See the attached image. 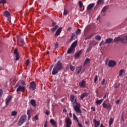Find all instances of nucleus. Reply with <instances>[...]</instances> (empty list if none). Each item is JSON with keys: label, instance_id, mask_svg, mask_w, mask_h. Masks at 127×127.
Instances as JSON below:
<instances>
[{"label": "nucleus", "instance_id": "5", "mask_svg": "<svg viewBox=\"0 0 127 127\" xmlns=\"http://www.w3.org/2000/svg\"><path fill=\"white\" fill-rule=\"evenodd\" d=\"M17 40L19 41L20 43L21 44V46H23V45H25V42H24V39L23 38L20 37L19 35L16 36Z\"/></svg>", "mask_w": 127, "mask_h": 127}, {"label": "nucleus", "instance_id": "35", "mask_svg": "<svg viewBox=\"0 0 127 127\" xmlns=\"http://www.w3.org/2000/svg\"><path fill=\"white\" fill-rule=\"evenodd\" d=\"M113 123H114V119L111 118L109 120V126L111 127L112 125H113Z\"/></svg>", "mask_w": 127, "mask_h": 127}, {"label": "nucleus", "instance_id": "49", "mask_svg": "<svg viewBox=\"0 0 127 127\" xmlns=\"http://www.w3.org/2000/svg\"><path fill=\"white\" fill-rule=\"evenodd\" d=\"M74 37H75V34L72 33L71 36V38L70 39V40H72Z\"/></svg>", "mask_w": 127, "mask_h": 127}, {"label": "nucleus", "instance_id": "41", "mask_svg": "<svg viewBox=\"0 0 127 127\" xmlns=\"http://www.w3.org/2000/svg\"><path fill=\"white\" fill-rule=\"evenodd\" d=\"M95 39H96V40H101V36L100 35H96L95 37Z\"/></svg>", "mask_w": 127, "mask_h": 127}, {"label": "nucleus", "instance_id": "46", "mask_svg": "<svg viewBox=\"0 0 127 127\" xmlns=\"http://www.w3.org/2000/svg\"><path fill=\"white\" fill-rule=\"evenodd\" d=\"M97 80H98V75H95L94 77V83H96V82H97Z\"/></svg>", "mask_w": 127, "mask_h": 127}, {"label": "nucleus", "instance_id": "15", "mask_svg": "<svg viewBox=\"0 0 127 127\" xmlns=\"http://www.w3.org/2000/svg\"><path fill=\"white\" fill-rule=\"evenodd\" d=\"M102 106L104 109H110L111 108V105L106 104V101L103 103Z\"/></svg>", "mask_w": 127, "mask_h": 127}, {"label": "nucleus", "instance_id": "56", "mask_svg": "<svg viewBox=\"0 0 127 127\" xmlns=\"http://www.w3.org/2000/svg\"><path fill=\"white\" fill-rule=\"evenodd\" d=\"M27 115H28V116L30 115V110L27 111Z\"/></svg>", "mask_w": 127, "mask_h": 127}, {"label": "nucleus", "instance_id": "33", "mask_svg": "<svg viewBox=\"0 0 127 127\" xmlns=\"http://www.w3.org/2000/svg\"><path fill=\"white\" fill-rule=\"evenodd\" d=\"M58 27V25L55 26L53 28L51 29V30L53 31V32H54L57 29V28Z\"/></svg>", "mask_w": 127, "mask_h": 127}, {"label": "nucleus", "instance_id": "27", "mask_svg": "<svg viewBox=\"0 0 127 127\" xmlns=\"http://www.w3.org/2000/svg\"><path fill=\"white\" fill-rule=\"evenodd\" d=\"M31 105L33 107H36V103L35 102V100L34 99H32L30 101Z\"/></svg>", "mask_w": 127, "mask_h": 127}, {"label": "nucleus", "instance_id": "48", "mask_svg": "<svg viewBox=\"0 0 127 127\" xmlns=\"http://www.w3.org/2000/svg\"><path fill=\"white\" fill-rule=\"evenodd\" d=\"M58 46H59L58 42H56L55 44V49H57V48H58Z\"/></svg>", "mask_w": 127, "mask_h": 127}, {"label": "nucleus", "instance_id": "22", "mask_svg": "<svg viewBox=\"0 0 127 127\" xmlns=\"http://www.w3.org/2000/svg\"><path fill=\"white\" fill-rule=\"evenodd\" d=\"M61 31H62V27L59 28L56 32L55 35H59L61 33Z\"/></svg>", "mask_w": 127, "mask_h": 127}, {"label": "nucleus", "instance_id": "13", "mask_svg": "<svg viewBox=\"0 0 127 127\" xmlns=\"http://www.w3.org/2000/svg\"><path fill=\"white\" fill-rule=\"evenodd\" d=\"M95 3H92L88 4L87 7V10H91V9H92V8H93L94 6H95Z\"/></svg>", "mask_w": 127, "mask_h": 127}, {"label": "nucleus", "instance_id": "58", "mask_svg": "<svg viewBox=\"0 0 127 127\" xmlns=\"http://www.w3.org/2000/svg\"><path fill=\"white\" fill-rule=\"evenodd\" d=\"M91 109L92 110L93 112H95V111H96V109H95V107H92L91 108Z\"/></svg>", "mask_w": 127, "mask_h": 127}, {"label": "nucleus", "instance_id": "64", "mask_svg": "<svg viewBox=\"0 0 127 127\" xmlns=\"http://www.w3.org/2000/svg\"><path fill=\"white\" fill-rule=\"evenodd\" d=\"M52 25H53V26H54V25H56V22H53L52 23Z\"/></svg>", "mask_w": 127, "mask_h": 127}, {"label": "nucleus", "instance_id": "53", "mask_svg": "<svg viewBox=\"0 0 127 127\" xmlns=\"http://www.w3.org/2000/svg\"><path fill=\"white\" fill-rule=\"evenodd\" d=\"M77 124H78V127H83V125H82L81 124H80V123H79V121H78V122H77Z\"/></svg>", "mask_w": 127, "mask_h": 127}, {"label": "nucleus", "instance_id": "31", "mask_svg": "<svg viewBox=\"0 0 127 127\" xmlns=\"http://www.w3.org/2000/svg\"><path fill=\"white\" fill-rule=\"evenodd\" d=\"M92 48H93V47H92L91 45H90L88 48H87L86 53H89L91 50H92Z\"/></svg>", "mask_w": 127, "mask_h": 127}, {"label": "nucleus", "instance_id": "63", "mask_svg": "<svg viewBox=\"0 0 127 127\" xmlns=\"http://www.w3.org/2000/svg\"><path fill=\"white\" fill-rule=\"evenodd\" d=\"M31 118V116L28 115V121H29V120H30Z\"/></svg>", "mask_w": 127, "mask_h": 127}, {"label": "nucleus", "instance_id": "20", "mask_svg": "<svg viewBox=\"0 0 127 127\" xmlns=\"http://www.w3.org/2000/svg\"><path fill=\"white\" fill-rule=\"evenodd\" d=\"M81 54H82V50L79 51L78 53L75 54L74 56L75 58H78L80 57Z\"/></svg>", "mask_w": 127, "mask_h": 127}, {"label": "nucleus", "instance_id": "29", "mask_svg": "<svg viewBox=\"0 0 127 127\" xmlns=\"http://www.w3.org/2000/svg\"><path fill=\"white\" fill-rule=\"evenodd\" d=\"M119 41H121V38L119 37H115L113 40L114 42H119Z\"/></svg>", "mask_w": 127, "mask_h": 127}, {"label": "nucleus", "instance_id": "7", "mask_svg": "<svg viewBox=\"0 0 127 127\" xmlns=\"http://www.w3.org/2000/svg\"><path fill=\"white\" fill-rule=\"evenodd\" d=\"M25 91V86H22L21 85H19L17 88L16 92H22L23 93Z\"/></svg>", "mask_w": 127, "mask_h": 127}, {"label": "nucleus", "instance_id": "24", "mask_svg": "<svg viewBox=\"0 0 127 127\" xmlns=\"http://www.w3.org/2000/svg\"><path fill=\"white\" fill-rule=\"evenodd\" d=\"M108 9H109V7L108 6L106 5L104 6L101 10V13L102 12H107V10H108Z\"/></svg>", "mask_w": 127, "mask_h": 127}, {"label": "nucleus", "instance_id": "25", "mask_svg": "<svg viewBox=\"0 0 127 127\" xmlns=\"http://www.w3.org/2000/svg\"><path fill=\"white\" fill-rule=\"evenodd\" d=\"M103 101H104V99H100V100H97L95 103L97 105H100L102 104V103H103Z\"/></svg>", "mask_w": 127, "mask_h": 127}, {"label": "nucleus", "instance_id": "44", "mask_svg": "<svg viewBox=\"0 0 127 127\" xmlns=\"http://www.w3.org/2000/svg\"><path fill=\"white\" fill-rule=\"evenodd\" d=\"M81 33V29H78L76 30V34L78 35Z\"/></svg>", "mask_w": 127, "mask_h": 127}, {"label": "nucleus", "instance_id": "51", "mask_svg": "<svg viewBox=\"0 0 127 127\" xmlns=\"http://www.w3.org/2000/svg\"><path fill=\"white\" fill-rule=\"evenodd\" d=\"M2 93H3V91L0 89V97H1L2 96Z\"/></svg>", "mask_w": 127, "mask_h": 127}, {"label": "nucleus", "instance_id": "37", "mask_svg": "<svg viewBox=\"0 0 127 127\" xmlns=\"http://www.w3.org/2000/svg\"><path fill=\"white\" fill-rule=\"evenodd\" d=\"M73 120L74 121H76L77 123H79V120H78V118H77V116H76V115H75V114H73Z\"/></svg>", "mask_w": 127, "mask_h": 127}, {"label": "nucleus", "instance_id": "34", "mask_svg": "<svg viewBox=\"0 0 127 127\" xmlns=\"http://www.w3.org/2000/svg\"><path fill=\"white\" fill-rule=\"evenodd\" d=\"M5 3H6V0H0V4H3V5L4 6Z\"/></svg>", "mask_w": 127, "mask_h": 127}, {"label": "nucleus", "instance_id": "6", "mask_svg": "<svg viewBox=\"0 0 127 127\" xmlns=\"http://www.w3.org/2000/svg\"><path fill=\"white\" fill-rule=\"evenodd\" d=\"M117 65V62L113 60H110L108 63V66L113 67H115V65Z\"/></svg>", "mask_w": 127, "mask_h": 127}, {"label": "nucleus", "instance_id": "28", "mask_svg": "<svg viewBox=\"0 0 127 127\" xmlns=\"http://www.w3.org/2000/svg\"><path fill=\"white\" fill-rule=\"evenodd\" d=\"M90 60H91L90 59H89V58L86 59V60H85V62L84 63V65H88V64L89 63H90Z\"/></svg>", "mask_w": 127, "mask_h": 127}, {"label": "nucleus", "instance_id": "59", "mask_svg": "<svg viewBox=\"0 0 127 127\" xmlns=\"http://www.w3.org/2000/svg\"><path fill=\"white\" fill-rule=\"evenodd\" d=\"M101 43L102 45H105V44H107V43H106V42H104L103 41H102Z\"/></svg>", "mask_w": 127, "mask_h": 127}, {"label": "nucleus", "instance_id": "40", "mask_svg": "<svg viewBox=\"0 0 127 127\" xmlns=\"http://www.w3.org/2000/svg\"><path fill=\"white\" fill-rule=\"evenodd\" d=\"M74 100H75V96L71 95L70 96V101H71V103H73V102H74Z\"/></svg>", "mask_w": 127, "mask_h": 127}, {"label": "nucleus", "instance_id": "14", "mask_svg": "<svg viewBox=\"0 0 127 127\" xmlns=\"http://www.w3.org/2000/svg\"><path fill=\"white\" fill-rule=\"evenodd\" d=\"M75 52V49L70 47L69 49L67 50V54H71V53H74Z\"/></svg>", "mask_w": 127, "mask_h": 127}, {"label": "nucleus", "instance_id": "1", "mask_svg": "<svg viewBox=\"0 0 127 127\" xmlns=\"http://www.w3.org/2000/svg\"><path fill=\"white\" fill-rule=\"evenodd\" d=\"M62 69H63V64H62L60 61H58L53 69L52 71V75L58 74V71H60L62 70Z\"/></svg>", "mask_w": 127, "mask_h": 127}, {"label": "nucleus", "instance_id": "38", "mask_svg": "<svg viewBox=\"0 0 127 127\" xmlns=\"http://www.w3.org/2000/svg\"><path fill=\"white\" fill-rule=\"evenodd\" d=\"M11 116H12L13 117H15V116H16V115H17V112L16 111H12L11 112Z\"/></svg>", "mask_w": 127, "mask_h": 127}, {"label": "nucleus", "instance_id": "12", "mask_svg": "<svg viewBox=\"0 0 127 127\" xmlns=\"http://www.w3.org/2000/svg\"><path fill=\"white\" fill-rule=\"evenodd\" d=\"M79 85L80 88H85L86 87V81L82 80L79 83Z\"/></svg>", "mask_w": 127, "mask_h": 127}, {"label": "nucleus", "instance_id": "11", "mask_svg": "<svg viewBox=\"0 0 127 127\" xmlns=\"http://www.w3.org/2000/svg\"><path fill=\"white\" fill-rule=\"evenodd\" d=\"M121 42L124 44H127V35L121 38Z\"/></svg>", "mask_w": 127, "mask_h": 127}, {"label": "nucleus", "instance_id": "54", "mask_svg": "<svg viewBox=\"0 0 127 127\" xmlns=\"http://www.w3.org/2000/svg\"><path fill=\"white\" fill-rule=\"evenodd\" d=\"M107 95H108L107 93H105L104 94V96H103V99H106L107 98Z\"/></svg>", "mask_w": 127, "mask_h": 127}, {"label": "nucleus", "instance_id": "60", "mask_svg": "<svg viewBox=\"0 0 127 127\" xmlns=\"http://www.w3.org/2000/svg\"><path fill=\"white\" fill-rule=\"evenodd\" d=\"M90 124V121H87L85 122V125H89Z\"/></svg>", "mask_w": 127, "mask_h": 127}, {"label": "nucleus", "instance_id": "55", "mask_svg": "<svg viewBox=\"0 0 127 127\" xmlns=\"http://www.w3.org/2000/svg\"><path fill=\"white\" fill-rule=\"evenodd\" d=\"M101 15H102V16H105V15H106V12H102V13L101 12Z\"/></svg>", "mask_w": 127, "mask_h": 127}, {"label": "nucleus", "instance_id": "18", "mask_svg": "<svg viewBox=\"0 0 127 127\" xmlns=\"http://www.w3.org/2000/svg\"><path fill=\"white\" fill-rule=\"evenodd\" d=\"M77 43H78V41L77 40L75 41L71 44L70 47L75 49V48H76V46H77Z\"/></svg>", "mask_w": 127, "mask_h": 127}, {"label": "nucleus", "instance_id": "2", "mask_svg": "<svg viewBox=\"0 0 127 127\" xmlns=\"http://www.w3.org/2000/svg\"><path fill=\"white\" fill-rule=\"evenodd\" d=\"M73 104L75 105L73 106V110H74L75 112L77 113V114H82V110H81V104L80 103L77 102V98L74 99Z\"/></svg>", "mask_w": 127, "mask_h": 127}, {"label": "nucleus", "instance_id": "10", "mask_svg": "<svg viewBox=\"0 0 127 127\" xmlns=\"http://www.w3.org/2000/svg\"><path fill=\"white\" fill-rule=\"evenodd\" d=\"M65 123L66 127H71V126L72 125V122L70 119H66Z\"/></svg>", "mask_w": 127, "mask_h": 127}, {"label": "nucleus", "instance_id": "30", "mask_svg": "<svg viewBox=\"0 0 127 127\" xmlns=\"http://www.w3.org/2000/svg\"><path fill=\"white\" fill-rule=\"evenodd\" d=\"M104 3V0H98L97 1V5H100Z\"/></svg>", "mask_w": 127, "mask_h": 127}, {"label": "nucleus", "instance_id": "43", "mask_svg": "<svg viewBox=\"0 0 127 127\" xmlns=\"http://www.w3.org/2000/svg\"><path fill=\"white\" fill-rule=\"evenodd\" d=\"M70 71H74V70H75V66L71 65L70 66Z\"/></svg>", "mask_w": 127, "mask_h": 127}, {"label": "nucleus", "instance_id": "62", "mask_svg": "<svg viewBox=\"0 0 127 127\" xmlns=\"http://www.w3.org/2000/svg\"><path fill=\"white\" fill-rule=\"evenodd\" d=\"M116 104L117 105H119V104H120V100H118L116 101Z\"/></svg>", "mask_w": 127, "mask_h": 127}, {"label": "nucleus", "instance_id": "52", "mask_svg": "<svg viewBox=\"0 0 127 127\" xmlns=\"http://www.w3.org/2000/svg\"><path fill=\"white\" fill-rule=\"evenodd\" d=\"M45 114L47 115V116H49V115H50V113H49V111H47L45 113Z\"/></svg>", "mask_w": 127, "mask_h": 127}, {"label": "nucleus", "instance_id": "39", "mask_svg": "<svg viewBox=\"0 0 127 127\" xmlns=\"http://www.w3.org/2000/svg\"><path fill=\"white\" fill-rule=\"evenodd\" d=\"M78 5L80 8H82V7H83V2H82L81 0H79L78 1Z\"/></svg>", "mask_w": 127, "mask_h": 127}, {"label": "nucleus", "instance_id": "16", "mask_svg": "<svg viewBox=\"0 0 127 127\" xmlns=\"http://www.w3.org/2000/svg\"><path fill=\"white\" fill-rule=\"evenodd\" d=\"M81 70H82V66H79L76 67V75H79L81 73Z\"/></svg>", "mask_w": 127, "mask_h": 127}, {"label": "nucleus", "instance_id": "8", "mask_svg": "<svg viewBox=\"0 0 127 127\" xmlns=\"http://www.w3.org/2000/svg\"><path fill=\"white\" fill-rule=\"evenodd\" d=\"M14 54L15 56V61H18V60H19V54H18V52L17 51V49H15L14 50Z\"/></svg>", "mask_w": 127, "mask_h": 127}, {"label": "nucleus", "instance_id": "4", "mask_svg": "<svg viewBox=\"0 0 127 127\" xmlns=\"http://www.w3.org/2000/svg\"><path fill=\"white\" fill-rule=\"evenodd\" d=\"M35 89H36V83H35V81H33L30 83L29 90H32V91H34Z\"/></svg>", "mask_w": 127, "mask_h": 127}, {"label": "nucleus", "instance_id": "21", "mask_svg": "<svg viewBox=\"0 0 127 127\" xmlns=\"http://www.w3.org/2000/svg\"><path fill=\"white\" fill-rule=\"evenodd\" d=\"M3 15H4V16H5V17H8L10 15V13H9V12H8V11H5L3 12Z\"/></svg>", "mask_w": 127, "mask_h": 127}, {"label": "nucleus", "instance_id": "9", "mask_svg": "<svg viewBox=\"0 0 127 127\" xmlns=\"http://www.w3.org/2000/svg\"><path fill=\"white\" fill-rule=\"evenodd\" d=\"M11 100H12V96L11 95L7 96V97L6 98V102H5L6 107H7V106H8V104H9V102L11 101Z\"/></svg>", "mask_w": 127, "mask_h": 127}, {"label": "nucleus", "instance_id": "32", "mask_svg": "<svg viewBox=\"0 0 127 127\" xmlns=\"http://www.w3.org/2000/svg\"><path fill=\"white\" fill-rule=\"evenodd\" d=\"M38 120H39V118H38V115H35V116L32 118V121H33V122L38 121Z\"/></svg>", "mask_w": 127, "mask_h": 127}, {"label": "nucleus", "instance_id": "19", "mask_svg": "<svg viewBox=\"0 0 127 127\" xmlns=\"http://www.w3.org/2000/svg\"><path fill=\"white\" fill-rule=\"evenodd\" d=\"M88 95H89L88 92H85V93H83L80 96V99L83 100L84 99V98H85V97H87L88 96Z\"/></svg>", "mask_w": 127, "mask_h": 127}, {"label": "nucleus", "instance_id": "42", "mask_svg": "<svg viewBox=\"0 0 127 127\" xmlns=\"http://www.w3.org/2000/svg\"><path fill=\"white\" fill-rule=\"evenodd\" d=\"M120 83L117 84H115L114 85V88L115 89H119V87H120Z\"/></svg>", "mask_w": 127, "mask_h": 127}, {"label": "nucleus", "instance_id": "45", "mask_svg": "<svg viewBox=\"0 0 127 127\" xmlns=\"http://www.w3.org/2000/svg\"><path fill=\"white\" fill-rule=\"evenodd\" d=\"M68 13V11L66 9H64V15H67V14Z\"/></svg>", "mask_w": 127, "mask_h": 127}, {"label": "nucleus", "instance_id": "17", "mask_svg": "<svg viewBox=\"0 0 127 127\" xmlns=\"http://www.w3.org/2000/svg\"><path fill=\"white\" fill-rule=\"evenodd\" d=\"M113 40H114L111 38H108L106 40L105 43H106V44H110Z\"/></svg>", "mask_w": 127, "mask_h": 127}, {"label": "nucleus", "instance_id": "26", "mask_svg": "<svg viewBox=\"0 0 127 127\" xmlns=\"http://www.w3.org/2000/svg\"><path fill=\"white\" fill-rule=\"evenodd\" d=\"M50 122L52 125V126H55V127H56L57 123H56V122H55V121H54V120H53V119H51Z\"/></svg>", "mask_w": 127, "mask_h": 127}, {"label": "nucleus", "instance_id": "57", "mask_svg": "<svg viewBox=\"0 0 127 127\" xmlns=\"http://www.w3.org/2000/svg\"><path fill=\"white\" fill-rule=\"evenodd\" d=\"M26 62L27 65H29V60H27Z\"/></svg>", "mask_w": 127, "mask_h": 127}, {"label": "nucleus", "instance_id": "61", "mask_svg": "<svg viewBox=\"0 0 127 127\" xmlns=\"http://www.w3.org/2000/svg\"><path fill=\"white\" fill-rule=\"evenodd\" d=\"M44 127H47V121H46L44 124Z\"/></svg>", "mask_w": 127, "mask_h": 127}, {"label": "nucleus", "instance_id": "47", "mask_svg": "<svg viewBox=\"0 0 127 127\" xmlns=\"http://www.w3.org/2000/svg\"><path fill=\"white\" fill-rule=\"evenodd\" d=\"M124 115H125L124 113H123L121 115V120L123 121V122H125V119H124Z\"/></svg>", "mask_w": 127, "mask_h": 127}, {"label": "nucleus", "instance_id": "3", "mask_svg": "<svg viewBox=\"0 0 127 127\" xmlns=\"http://www.w3.org/2000/svg\"><path fill=\"white\" fill-rule=\"evenodd\" d=\"M26 120H27L26 115H22L21 116L18 122V126H21L23 124H24L25 122H26Z\"/></svg>", "mask_w": 127, "mask_h": 127}, {"label": "nucleus", "instance_id": "23", "mask_svg": "<svg viewBox=\"0 0 127 127\" xmlns=\"http://www.w3.org/2000/svg\"><path fill=\"white\" fill-rule=\"evenodd\" d=\"M94 123V126L95 127H98L100 126V121H97L96 119H94L93 121Z\"/></svg>", "mask_w": 127, "mask_h": 127}, {"label": "nucleus", "instance_id": "36", "mask_svg": "<svg viewBox=\"0 0 127 127\" xmlns=\"http://www.w3.org/2000/svg\"><path fill=\"white\" fill-rule=\"evenodd\" d=\"M125 71L124 69H121L119 71V76L122 77L123 76V74H124V71Z\"/></svg>", "mask_w": 127, "mask_h": 127}, {"label": "nucleus", "instance_id": "50", "mask_svg": "<svg viewBox=\"0 0 127 127\" xmlns=\"http://www.w3.org/2000/svg\"><path fill=\"white\" fill-rule=\"evenodd\" d=\"M105 82H106V79H103L101 82V85H105Z\"/></svg>", "mask_w": 127, "mask_h": 127}]
</instances>
